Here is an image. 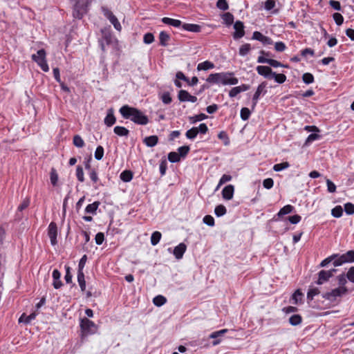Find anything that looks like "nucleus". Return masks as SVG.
<instances>
[{
  "mask_svg": "<svg viewBox=\"0 0 354 354\" xmlns=\"http://www.w3.org/2000/svg\"><path fill=\"white\" fill-rule=\"evenodd\" d=\"M119 111L124 119H129L137 124L146 125L149 122L148 117L138 109L124 105Z\"/></svg>",
  "mask_w": 354,
  "mask_h": 354,
  "instance_id": "obj_1",
  "label": "nucleus"
},
{
  "mask_svg": "<svg viewBox=\"0 0 354 354\" xmlns=\"http://www.w3.org/2000/svg\"><path fill=\"white\" fill-rule=\"evenodd\" d=\"M206 81L212 84L236 85L239 80L232 72H222L210 74Z\"/></svg>",
  "mask_w": 354,
  "mask_h": 354,
  "instance_id": "obj_2",
  "label": "nucleus"
},
{
  "mask_svg": "<svg viewBox=\"0 0 354 354\" xmlns=\"http://www.w3.org/2000/svg\"><path fill=\"white\" fill-rule=\"evenodd\" d=\"M80 328L82 335L87 336L95 334L97 330V325L86 317L82 318L80 321Z\"/></svg>",
  "mask_w": 354,
  "mask_h": 354,
  "instance_id": "obj_3",
  "label": "nucleus"
},
{
  "mask_svg": "<svg viewBox=\"0 0 354 354\" xmlns=\"http://www.w3.org/2000/svg\"><path fill=\"white\" fill-rule=\"evenodd\" d=\"M31 58L37 64L43 71L48 72L49 71V67L46 61V53L44 49L39 50L37 52V54L32 55Z\"/></svg>",
  "mask_w": 354,
  "mask_h": 354,
  "instance_id": "obj_4",
  "label": "nucleus"
},
{
  "mask_svg": "<svg viewBox=\"0 0 354 354\" xmlns=\"http://www.w3.org/2000/svg\"><path fill=\"white\" fill-rule=\"evenodd\" d=\"M88 4L89 1L88 0H76L73 6V17L77 19H82L87 12Z\"/></svg>",
  "mask_w": 354,
  "mask_h": 354,
  "instance_id": "obj_5",
  "label": "nucleus"
},
{
  "mask_svg": "<svg viewBox=\"0 0 354 354\" xmlns=\"http://www.w3.org/2000/svg\"><path fill=\"white\" fill-rule=\"evenodd\" d=\"M348 292L346 287L336 288L330 292H325L322 297L330 301H335L338 297H341Z\"/></svg>",
  "mask_w": 354,
  "mask_h": 354,
  "instance_id": "obj_6",
  "label": "nucleus"
},
{
  "mask_svg": "<svg viewBox=\"0 0 354 354\" xmlns=\"http://www.w3.org/2000/svg\"><path fill=\"white\" fill-rule=\"evenodd\" d=\"M337 271L336 269H331L329 270H322L318 272V279L316 283L318 285L324 284L327 282L330 277H332L334 273Z\"/></svg>",
  "mask_w": 354,
  "mask_h": 354,
  "instance_id": "obj_7",
  "label": "nucleus"
},
{
  "mask_svg": "<svg viewBox=\"0 0 354 354\" xmlns=\"http://www.w3.org/2000/svg\"><path fill=\"white\" fill-rule=\"evenodd\" d=\"M266 86L267 83L266 82H263L258 86L257 91L252 97V109H254L260 96L266 93Z\"/></svg>",
  "mask_w": 354,
  "mask_h": 354,
  "instance_id": "obj_8",
  "label": "nucleus"
},
{
  "mask_svg": "<svg viewBox=\"0 0 354 354\" xmlns=\"http://www.w3.org/2000/svg\"><path fill=\"white\" fill-rule=\"evenodd\" d=\"M48 235L52 245H55L57 243V227L55 223L51 222L48 227Z\"/></svg>",
  "mask_w": 354,
  "mask_h": 354,
  "instance_id": "obj_9",
  "label": "nucleus"
},
{
  "mask_svg": "<svg viewBox=\"0 0 354 354\" xmlns=\"http://www.w3.org/2000/svg\"><path fill=\"white\" fill-rule=\"evenodd\" d=\"M257 62L260 63V64H268L269 65H270L271 66H272L274 68H277V67H286V68H288L287 65H284V64H281V62H279L277 60H275V59H273L266 58V57H264L263 56H259L258 57Z\"/></svg>",
  "mask_w": 354,
  "mask_h": 354,
  "instance_id": "obj_10",
  "label": "nucleus"
},
{
  "mask_svg": "<svg viewBox=\"0 0 354 354\" xmlns=\"http://www.w3.org/2000/svg\"><path fill=\"white\" fill-rule=\"evenodd\" d=\"M235 32L233 34L234 39H238L245 35L244 25L241 21H236L234 24Z\"/></svg>",
  "mask_w": 354,
  "mask_h": 354,
  "instance_id": "obj_11",
  "label": "nucleus"
},
{
  "mask_svg": "<svg viewBox=\"0 0 354 354\" xmlns=\"http://www.w3.org/2000/svg\"><path fill=\"white\" fill-rule=\"evenodd\" d=\"M228 331L227 329H222L220 330L214 331L212 333L209 335V338L214 339V341L212 342L213 346H216L219 344L221 342V337H223L227 332Z\"/></svg>",
  "mask_w": 354,
  "mask_h": 354,
  "instance_id": "obj_12",
  "label": "nucleus"
},
{
  "mask_svg": "<svg viewBox=\"0 0 354 354\" xmlns=\"http://www.w3.org/2000/svg\"><path fill=\"white\" fill-rule=\"evenodd\" d=\"M256 70L259 75L268 79L271 78L273 73L272 68L267 66H257Z\"/></svg>",
  "mask_w": 354,
  "mask_h": 354,
  "instance_id": "obj_13",
  "label": "nucleus"
},
{
  "mask_svg": "<svg viewBox=\"0 0 354 354\" xmlns=\"http://www.w3.org/2000/svg\"><path fill=\"white\" fill-rule=\"evenodd\" d=\"M187 250V246L185 243H180L174 249L173 254L176 259H180L183 258Z\"/></svg>",
  "mask_w": 354,
  "mask_h": 354,
  "instance_id": "obj_14",
  "label": "nucleus"
},
{
  "mask_svg": "<svg viewBox=\"0 0 354 354\" xmlns=\"http://www.w3.org/2000/svg\"><path fill=\"white\" fill-rule=\"evenodd\" d=\"M52 277L53 279V286L54 288H55V289L60 288L63 286V283H62V281L60 280V278H61L60 272L58 270L55 269L53 271Z\"/></svg>",
  "mask_w": 354,
  "mask_h": 354,
  "instance_id": "obj_15",
  "label": "nucleus"
},
{
  "mask_svg": "<svg viewBox=\"0 0 354 354\" xmlns=\"http://www.w3.org/2000/svg\"><path fill=\"white\" fill-rule=\"evenodd\" d=\"M116 122V118L114 115L113 109H109L107 111L106 115L104 118V122L107 127L113 126Z\"/></svg>",
  "mask_w": 354,
  "mask_h": 354,
  "instance_id": "obj_16",
  "label": "nucleus"
},
{
  "mask_svg": "<svg viewBox=\"0 0 354 354\" xmlns=\"http://www.w3.org/2000/svg\"><path fill=\"white\" fill-rule=\"evenodd\" d=\"M234 187L232 185L225 186L222 190L223 198L225 200H231L233 198Z\"/></svg>",
  "mask_w": 354,
  "mask_h": 354,
  "instance_id": "obj_17",
  "label": "nucleus"
},
{
  "mask_svg": "<svg viewBox=\"0 0 354 354\" xmlns=\"http://www.w3.org/2000/svg\"><path fill=\"white\" fill-rule=\"evenodd\" d=\"M100 205V202L99 201H95L93 203L88 204L85 208V212L87 214L95 215Z\"/></svg>",
  "mask_w": 354,
  "mask_h": 354,
  "instance_id": "obj_18",
  "label": "nucleus"
},
{
  "mask_svg": "<svg viewBox=\"0 0 354 354\" xmlns=\"http://www.w3.org/2000/svg\"><path fill=\"white\" fill-rule=\"evenodd\" d=\"M185 30L192 32H200L201 31V26L194 24H184L182 26Z\"/></svg>",
  "mask_w": 354,
  "mask_h": 354,
  "instance_id": "obj_19",
  "label": "nucleus"
},
{
  "mask_svg": "<svg viewBox=\"0 0 354 354\" xmlns=\"http://www.w3.org/2000/svg\"><path fill=\"white\" fill-rule=\"evenodd\" d=\"M36 316L37 314L35 313H32L29 315H26L25 313H23L19 318V322L28 324L36 318Z\"/></svg>",
  "mask_w": 354,
  "mask_h": 354,
  "instance_id": "obj_20",
  "label": "nucleus"
},
{
  "mask_svg": "<svg viewBox=\"0 0 354 354\" xmlns=\"http://www.w3.org/2000/svg\"><path fill=\"white\" fill-rule=\"evenodd\" d=\"M161 21L165 24L169 25L176 28L180 27L182 24L181 21L169 17H163Z\"/></svg>",
  "mask_w": 354,
  "mask_h": 354,
  "instance_id": "obj_21",
  "label": "nucleus"
},
{
  "mask_svg": "<svg viewBox=\"0 0 354 354\" xmlns=\"http://www.w3.org/2000/svg\"><path fill=\"white\" fill-rule=\"evenodd\" d=\"M158 142V138L157 136H150L148 137H146L143 142L149 147H153L157 145Z\"/></svg>",
  "mask_w": 354,
  "mask_h": 354,
  "instance_id": "obj_22",
  "label": "nucleus"
},
{
  "mask_svg": "<svg viewBox=\"0 0 354 354\" xmlns=\"http://www.w3.org/2000/svg\"><path fill=\"white\" fill-rule=\"evenodd\" d=\"M214 64L210 61H205L199 63L197 66L198 71H207L214 68Z\"/></svg>",
  "mask_w": 354,
  "mask_h": 354,
  "instance_id": "obj_23",
  "label": "nucleus"
},
{
  "mask_svg": "<svg viewBox=\"0 0 354 354\" xmlns=\"http://www.w3.org/2000/svg\"><path fill=\"white\" fill-rule=\"evenodd\" d=\"M113 131L118 136L127 137L129 134V131L127 128L121 126L115 127L113 129Z\"/></svg>",
  "mask_w": 354,
  "mask_h": 354,
  "instance_id": "obj_24",
  "label": "nucleus"
},
{
  "mask_svg": "<svg viewBox=\"0 0 354 354\" xmlns=\"http://www.w3.org/2000/svg\"><path fill=\"white\" fill-rule=\"evenodd\" d=\"M221 18L223 24L227 26H231L234 22V16L230 12H225L222 15Z\"/></svg>",
  "mask_w": 354,
  "mask_h": 354,
  "instance_id": "obj_25",
  "label": "nucleus"
},
{
  "mask_svg": "<svg viewBox=\"0 0 354 354\" xmlns=\"http://www.w3.org/2000/svg\"><path fill=\"white\" fill-rule=\"evenodd\" d=\"M77 282L82 292L86 290V281L83 272H77Z\"/></svg>",
  "mask_w": 354,
  "mask_h": 354,
  "instance_id": "obj_26",
  "label": "nucleus"
},
{
  "mask_svg": "<svg viewBox=\"0 0 354 354\" xmlns=\"http://www.w3.org/2000/svg\"><path fill=\"white\" fill-rule=\"evenodd\" d=\"M294 209V207L291 205H286L284 207H283L277 213V216L279 217L283 216L284 215H286L288 214H290L292 212Z\"/></svg>",
  "mask_w": 354,
  "mask_h": 354,
  "instance_id": "obj_27",
  "label": "nucleus"
},
{
  "mask_svg": "<svg viewBox=\"0 0 354 354\" xmlns=\"http://www.w3.org/2000/svg\"><path fill=\"white\" fill-rule=\"evenodd\" d=\"M169 35L166 32L161 31L159 35L160 44L162 46H167V41H169Z\"/></svg>",
  "mask_w": 354,
  "mask_h": 354,
  "instance_id": "obj_28",
  "label": "nucleus"
},
{
  "mask_svg": "<svg viewBox=\"0 0 354 354\" xmlns=\"http://www.w3.org/2000/svg\"><path fill=\"white\" fill-rule=\"evenodd\" d=\"M133 178V173L129 170H124L120 174V179L124 182H129Z\"/></svg>",
  "mask_w": 354,
  "mask_h": 354,
  "instance_id": "obj_29",
  "label": "nucleus"
},
{
  "mask_svg": "<svg viewBox=\"0 0 354 354\" xmlns=\"http://www.w3.org/2000/svg\"><path fill=\"white\" fill-rule=\"evenodd\" d=\"M161 236H162V234L160 232L158 231H155L152 233L151 236V243L152 245H156L160 239H161Z\"/></svg>",
  "mask_w": 354,
  "mask_h": 354,
  "instance_id": "obj_30",
  "label": "nucleus"
},
{
  "mask_svg": "<svg viewBox=\"0 0 354 354\" xmlns=\"http://www.w3.org/2000/svg\"><path fill=\"white\" fill-rule=\"evenodd\" d=\"M319 294V290L318 288L310 286L307 292V299L308 300H313L314 297Z\"/></svg>",
  "mask_w": 354,
  "mask_h": 354,
  "instance_id": "obj_31",
  "label": "nucleus"
},
{
  "mask_svg": "<svg viewBox=\"0 0 354 354\" xmlns=\"http://www.w3.org/2000/svg\"><path fill=\"white\" fill-rule=\"evenodd\" d=\"M271 78H274L275 82L279 84H283L286 80V76L284 74H277L275 72H273Z\"/></svg>",
  "mask_w": 354,
  "mask_h": 354,
  "instance_id": "obj_32",
  "label": "nucleus"
},
{
  "mask_svg": "<svg viewBox=\"0 0 354 354\" xmlns=\"http://www.w3.org/2000/svg\"><path fill=\"white\" fill-rule=\"evenodd\" d=\"M251 50L250 44H245L239 48V53L241 56L244 57L247 55Z\"/></svg>",
  "mask_w": 354,
  "mask_h": 354,
  "instance_id": "obj_33",
  "label": "nucleus"
},
{
  "mask_svg": "<svg viewBox=\"0 0 354 354\" xmlns=\"http://www.w3.org/2000/svg\"><path fill=\"white\" fill-rule=\"evenodd\" d=\"M227 212L226 207L223 205H217L214 209V213L216 216L221 217L225 215Z\"/></svg>",
  "mask_w": 354,
  "mask_h": 354,
  "instance_id": "obj_34",
  "label": "nucleus"
},
{
  "mask_svg": "<svg viewBox=\"0 0 354 354\" xmlns=\"http://www.w3.org/2000/svg\"><path fill=\"white\" fill-rule=\"evenodd\" d=\"M190 94L185 90H180L178 94V98L180 102H188Z\"/></svg>",
  "mask_w": 354,
  "mask_h": 354,
  "instance_id": "obj_35",
  "label": "nucleus"
},
{
  "mask_svg": "<svg viewBox=\"0 0 354 354\" xmlns=\"http://www.w3.org/2000/svg\"><path fill=\"white\" fill-rule=\"evenodd\" d=\"M198 133L197 127H192V129L187 131L185 136L187 138L193 140L194 139Z\"/></svg>",
  "mask_w": 354,
  "mask_h": 354,
  "instance_id": "obj_36",
  "label": "nucleus"
},
{
  "mask_svg": "<svg viewBox=\"0 0 354 354\" xmlns=\"http://www.w3.org/2000/svg\"><path fill=\"white\" fill-rule=\"evenodd\" d=\"M334 255H336L335 259L333 261V264L335 267L340 266L343 265L344 263H346V261L344 260V257L342 254L339 255L337 254H335Z\"/></svg>",
  "mask_w": 354,
  "mask_h": 354,
  "instance_id": "obj_37",
  "label": "nucleus"
},
{
  "mask_svg": "<svg viewBox=\"0 0 354 354\" xmlns=\"http://www.w3.org/2000/svg\"><path fill=\"white\" fill-rule=\"evenodd\" d=\"M167 301L166 298L162 295H158L155 297L153 299V302L156 306H161L164 305Z\"/></svg>",
  "mask_w": 354,
  "mask_h": 354,
  "instance_id": "obj_38",
  "label": "nucleus"
},
{
  "mask_svg": "<svg viewBox=\"0 0 354 354\" xmlns=\"http://www.w3.org/2000/svg\"><path fill=\"white\" fill-rule=\"evenodd\" d=\"M302 297L303 294L300 290H297L292 296V304H297L299 301H301Z\"/></svg>",
  "mask_w": 354,
  "mask_h": 354,
  "instance_id": "obj_39",
  "label": "nucleus"
},
{
  "mask_svg": "<svg viewBox=\"0 0 354 354\" xmlns=\"http://www.w3.org/2000/svg\"><path fill=\"white\" fill-rule=\"evenodd\" d=\"M58 174L55 168H52L50 173V183L53 186H55L58 181Z\"/></svg>",
  "mask_w": 354,
  "mask_h": 354,
  "instance_id": "obj_40",
  "label": "nucleus"
},
{
  "mask_svg": "<svg viewBox=\"0 0 354 354\" xmlns=\"http://www.w3.org/2000/svg\"><path fill=\"white\" fill-rule=\"evenodd\" d=\"M331 214L335 218H339L343 214V209L340 205L335 206L331 210Z\"/></svg>",
  "mask_w": 354,
  "mask_h": 354,
  "instance_id": "obj_41",
  "label": "nucleus"
},
{
  "mask_svg": "<svg viewBox=\"0 0 354 354\" xmlns=\"http://www.w3.org/2000/svg\"><path fill=\"white\" fill-rule=\"evenodd\" d=\"M168 160L169 162L174 163L179 162L180 160V158L178 155V153L176 151H171L168 154Z\"/></svg>",
  "mask_w": 354,
  "mask_h": 354,
  "instance_id": "obj_42",
  "label": "nucleus"
},
{
  "mask_svg": "<svg viewBox=\"0 0 354 354\" xmlns=\"http://www.w3.org/2000/svg\"><path fill=\"white\" fill-rule=\"evenodd\" d=\"M218 138L220 140L223 141L224 145L227 146V145H230V138L228 137V135L227 134V133L225 131H221L218 134Z\"/></svg>",
  "mask_w": 354,
  "mask_h": 354,
  "instance_id": "obj_43",
  "label": "nucleus"
},
{
  "mask_svg": "<svg viewBox=\"0 0 354 354\" xmlns=\"http://www.w3.org/2000/svg\"><path fill=\"white\" fill-rule=\"evenodd\" d=\"M342 256L344 258L346 263L354 262V250H349L345 254H343Z\"/></svg>",
  "mask_w": 354,
  "mask_h": 354,
  "instance_id": "obj_44",
  "label": "nucleus"
},
{
  "mask_svg": "<svg viewBox=\"0 0 354 354\" xmlns=\"http://www.w3.org/2000/svg\"><path fill=\"white\" fill-rule=\"evenodd\" d=\"M73 145L79 148L83 147L84 146V142L83 139L79 135H75L73 137Z\"/></svg>",
  "mask_w": 354,
  "mask_h": 354,
  "instance_id": "obj_45",
  "label": "nucleus"
},
{
  "mask_svg": "<svg viewBox=\"0 0 354 354\" xmlns=\"http://www.w3.org/2000/svg\"><path fill=\"white\" fill-rule=\"evenodd\" d=\"M290 167V164L288 162H283L281 163L276 164L273 166V169L275 171H281Z\"/></svg>",
  "mask_w": 354,
  "mask_h": 354,
  "instance_id": "obj_46",
  "label": "nucleus"
},
{
  "mask_svg": "<svg viewBox=\"0 0 354 354\" xmlns=\"http://www.w3.org/2000/svg\"><path fill=\"white\" fill-rule=\"evenodd\" d=\"M289 322L292 326H297L301 322V317L299 315H293L290 317Z\"/></svg>",
  "mask_w": 354,
  "mask_h": 354,
  "instance_id": "obj_47",
  "label": "nucleus"
},
{
  "mask_svg": "<svg viewBox=\"0 0 354 354\" xmlns=\"http://www.w3.org/2000/svg\"><path fill=\"white\" fill-rule=\"evenodd\" d=\"M302 80L306 84H312L314 82V76L310 73H306L302 75Z\"/></svg>",
  "mask_w": 354,
  "mask_h": 354,
  "instance_id": "obj_48",
  "label": "nucleus"
},
{
  "mask_svg": "<svg viewBox=\"0 0 354 354\" xmlns=\"http://www.w3.org/2000/svg\"><path fill=\"white\" fill-rule=\"evenodd\" d=\"M250 114H251V112L248 108L243 107L241 109L240 115H241V118L243 120L245 121V120H248L250 116Z\"/></svg>",
  "mask_w": 354,
  "mask_h": 354,
  "instance_id": "obj_49",
  "label": "nucleus"
},
{
  "mask_svg": "<svg viewBox=\"0 0 354 354\" xmlns=\"http://www.w3.org/2000/svg\"><path fill=\"white\" fill-rule=\"evenodd\" d=\"M207 118V115L204 113H200L196 115H194L190 118V121L192 123H196L198 121H202Z\"/></svg>",
  "mask_w": 354,
  "mask_h": 354,
  "instance_id": "obj_50",
  "label": "nucleus"
},
{
  "mask_svg": "<svg viewBox=\"0 0 354 354\" xmlns=\"http://www.w3.org/2000/svg\"><path fill=\"white\" fill-rule=\"evenodd\" d=\"M337 279L339 286L338 288L346 287L345 285L346 284L348 279L346 275L344 274H339L337 277Z\"/></svg>",
  "mask_w": 354,
  "mask_h": 354,
  "instance_id": "obj_51",
  "label": "nucleus"
},
{
  "mask_svg": "<svg viewBox=\"0 0 354 354\" xmlns=\"http://www.w3.org/2000/svg\"><path fill=\"white\" fill-rule=\"evenodd\" d=\"M190 149H189V146H183V147H180L178 149V155L180 156V158H184L185 157L187 153H189Z\"/></svg>",
  "mask_w": 354,
  "mask_h": 354,
  "instance_id": "obj_52",
  "label": "nucleus"
},
{
  "mask_svg": "<svg viewBox=\"0 0 354 354\" xmlns=\"http://www.w3.org/2000/svg\"><path fill=\"white\" fill-rule=\"evenodd\" d=\"M94 156L96 160H102L104 156V148L102 146H98L95 149Z\"/></svg>",
  "mask_w": 354,
  "mask_h": 354,
  "instance_id": "obj_53",
  "label": "nucleus"
},
{
  "mask_svg": "<svg viewBox=\"0 0 354 354\" xmlns=\"http://www.w3.org/2000/svg\"><path fill=\"white\" fill-rule=\"evenodd\" d=\"M76 176H77V180L80 182L83 183L84 181V171H83V169H82V167L81 166H77V169H76Z\"/></svg>",
  "mask_w": 354,
  "mask_h": 354,
  "instance_id": "obj_54",
  "label": "nucleus"
},
{
  "mask_svg": "<svg viewBox=\"0 0 354 354\" xmlns=\"http://www.w3.org/2000/svg\"><path fill=\"white\" fill-rule=\"evenodd\" d=\"M216 6L218 9L223 11H225L229 8L227 0H218L216 3Z\"/></svg>",
  "mask_w": 354,
  "mask_h": 354,
  "instance_id": "obj_55",
  "label": "nucleus"
},
{
  "mask_svg": "<svg viewBox=\"0 0 354 354\" xmlns=\"http://www.w3.org/2000/svg\"><path fill=\"white\" fill-rule=\"evenodd\" d=\"M160 99L165 104H169L171 102L172 99L169 92H165L161 95Z\"/></svg>",
  "mask_w": 354,
  "mask_h": 354,
  "instance_id": "obj_56",
  "label": "nucleus"
},
{
  "mask_svg": "<svg viewBox=\"0 0 354 354\" xmlns=\"http://www.w3.org/2000/svg\"><path fill=\"white\" fill-rule=\"evenodd\" d=\"M154 41V36L151 32H147L144 35L143 42L146 44H150Z\"/></svg>",
  "mask_w": 354,
  "mask_h": 354,
  "instance_id": "obj_57",
  "label": "nucleus"
},
{
  "mask_svg": "<svg viewBox=\"0 0 354 354\" xmlns=\"http://www.w3.org/2000/svg\"><path fill=\"white\" fill-rule=\"evenodd\" d=\"M333 18L337 26H341L344 22V17L340 13H334L333 15Z\"/></svg>",
  "mask_w": 354,
  "mask_h": 354,
  "instance_id": "obj_58",
  "label": "nucleus"
},
{
  "mask_svg": "<svg viewBox=\"0 0 354 354\" xmlns=\"http://www.w3.org/2000/svg\"><path fill=\"white\" fill-rule=\"evenodd\" d=\"M109 21L111 22V24H113V26L117 30H118V31L121 30V29H122L121 24L115 15L113 17H112V18L109 19Z\"/></svg>",
  "mask_w": 354,
  "mask_h": 354,
  "instance_id": "obj_59",
  "label": "nucleus"
},
{
  "mask_svg": "<svg viewBox=\"0 0 354 354\" xmlns=\"http://www.w3.org/2000/svg\"><path fill=\"white\" fill-rule=\"evenodd\" d=\"M203 223L208 226H214V218L211 215H206L203 217Z\"/></svg>",
  "mask_w": 354,
  "mask_h": 354,
  "instance_id": "obj_60",
  "label": "nucleus"
},
{
  "mask_svg": "<svg viewBox=\"0 0 354 354\" xmlns=\"http://www.w3.org/2000/svg\"><path fill=\"white\" fill-rule=\"evenodd\" d=\"M167 169V162L165 159L161 160L159 166L160 173L161 176L165 175L166 170Z\"/></svg>",
  "mask_w": 354,
  "mask_h": 354,
  "instance_id": "obj_61",
  "label": "nucleus"
},
{
  "mask_svg": "<svg viewBox=\"0 0 354 354\" xmlns=\"http://www.w3.org/2000/svg\"><path fill=\"white\" fill-rule=\"evenodd\" d=\"M344 211L348 215L354 214V205L351 203H347L344 205Z\"/></svg>",
  "mask_w": 354,
  "mask_h": 354,
  "instance_id": "obj_62",
  "label": "nucleus"
},
{
  "mask_svg": "<svg viewBox=\"0 0 354 354\" xmlns=\"http://www.w3.org/2000/svg\"><path fill=\"white\" fill-rule=\"evenodd\" d=\"M286 48V46L283 41H277L274 44V49L277 52H283Z\"/></svg>",
  "mask_w": 354,
  "mask_h": 354,
  "instance_id": "obj_63",
  "label": "nucleus"
},
{
  "mask_svg": "<svg viewBox=\"0 0 354 354\" xmlns=\"http://www.w3.org/2000/svg\"><path fill=\"white\" fill-rule=\"evenodd\" d=\"M346 275L349 281L354 283V266L349 268Z\"/></svg>",
  "mask_w": 354,
  "mask_h": 354,
  "instance_id": "obj_64",
  "label": "nucleus"
}]
</instances>
